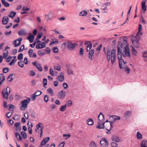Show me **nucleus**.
Listing matches in <instances>:
<instances>
[{"instance_id": "nucleus-46", "label": "nucleus", "mask_w": 147, "mask_h": 147, "mask_svg": "<svg viewBox=\"0 0 147 147\" xmlns=\"http://www.w3.org/2000/svg\"><path fill=\"white\" fill-rule=\"evenodd\" d=\"M38 53L39 55L41 56H42L45 54L43 51L41 50H39L38 52Z\"/></svg>"}, {"instance_id": "nucleus-37", "label": "nucleus", "mask_w": 147, "mask_h": 147, "mask_svg": "<svg viewBox=\"0 0 147 147\" xmlns=\"http://www.w3.org/2000/svg\"><path fill=\"white\" fill-rule=\"evenodd\" d=\"M72 101L71 100H68L66 102V104L67 106L68 107L71 106L72 105Z\"/></svg>"}, {"instance_id": "nucleus-24", "label": "nucleus", "mask_w": 147, "mask_h": 147, "mask_svg": "<svg viewBox=\"0 0 147 147\" xmlns=\"http://www.w3.org/2000/svg\"><path fill=\"white\" fill-rule=\"evenodd\" d=\"M121 55L122 56V55L123 57H126L127 56L129 58H130L131 57V55L130 53H126L125 52H123L122 51V53H121Z\"/></svg>"}, {"instance_id": "nucleus-50", "label": "nucleus", "mask_w": 147, "mask_h": 147, "mask_svg": "<svg viewBox=\"0 0 147 147\" xmlns=\"http://www.w3.org/2000/svg\"><path fill=\"white\" fill-rule=\"evenodd\" d=\"M111 146L112 147H118L117 144L115 142H112L111 143Z\"/></svg>"}, {"instance_id": "nucleus-8", "label": "nucleus", "mask_w": 147, "mask_h": 147, "mask_svg": "<svg viewBox=\"0 0 147 147\" xmlns=\"http://www.w3.org/2000/svg\"><path fill=\"white\" fill-rule=\"evenodd\" d=\"M105 143V146H107L108 145L109 143L107 139L105 138H102L100 142V146H102Z\"/></svg>"}, {"instance_id": "nucleus-9", "label": "nucleus", "mask_w": 147, "mask_h": 147, "mask_svg": "<svg viewBox=\"0 0 147 147\" xmlns=\"http://www.w3.org/2000/svg\"><path fill=\"white\" fill-rule=\"evenodd\" d=\"M65 92L63 90L58 93L59 98L60 99L64 98L65 97Z\"/></svg>"}, {"instance_id": "nucleus-52", "label": "nucleus", "mask_w": 147, "mask_h": 147, "mask_svg": "<svg viewBox=\"0 0 147 147\" xmlns=\"http://www.w3.org/2000/svg\"><path fill=\"white\" fill-rule=\"evenodd\" d=\"M140 37L136 35L135 36V39L134 40L135 41H136L138 42L140 40Z\"/></svg>"}, {"instance_id": "nucleus-28", "label": "nucleus", "mask_w": 147, "mask_h": 147, "mask_svg": "<svg viewBox=\"0 0 147 147\" xmlns=\"http://www.w3.org/2000/svg\"><path fill=\"white\" fill-rule=\"evenodd\" d=\"M87 121L88 125H92L94 124V121L92 119L89 118Z\"/></svg>"}, {"instance_id": "nucleus-49", "label": "nucleus", "mask_w": 147, "mask_h": 147, "mask_svg": "<svg viewBox=\"0 0 147 147\" xmlns=\"http://www.w3.org/2000/svg\"><path fill=\"white\" fill-rule=\"evenodd\" d=\"M3 72L4 73H6L9 71V69L7 67H5L3 68Z\"/></svg>"}, {"instance_id": "nucleus-43", "label": "nucleus", "mask_w": 147, "mask_h": 147, "mask_svg": "<svg viewBox=\"0 0 147 147\" xmlns=\"http://www.w3.org/2000/svg\"><path fill=\"white\" fill-rule=\"evenodd\" d=\"M52 50L54 53H57L58 52V48L57 47H54L52 48Z\"/></svg>"}, {"instance_id": "nucleus-33", "label": "nucleus", "mask_w": 147, "mask_h": 147, "mask_svg": "<svg viewBox=\"0 0 147 147\" xmlns=\"http://www.w3.org/2000/svg\"><path fill=\"white\" fill-rule=\"evenodd\" d=\"M6 52H4L3 53V57L4 59H6L7 58V57L8 55V51L7 50H6Z\"/></svg>"}, {"instance_id": "nucleus-63", "label": "nucleus", "mask_w": 147, "mask_h": 147, "mask_svg": "<svg viewBox=\"0 0 147 147\" xmlns=\"http://www.w3.org/2000/svg\"><path fill=\"white\" fill-rule=\"evenodd\" d=\"M21 124V123L20 122H17L14 124V126L16 127H20Z\"/></svg>"}, {"instance_id": "nucleus-14", "label": "nucleus", "mask_w": 147, "mask_h": 147, "mask_svg": "<svg viewBox=\"0 0 147 147\" xmlns=\"http://www.w3.org/2000/svg\"><path fill=\"white\" fill-rule=\"evenodd\" d=\"M98 120L100 122L101 121L102 122L103 121L105 120L104 115L102 112H100L99 113L98 117Z\"/></svg>"}, {"instance_id": "nucleus-47", "label": "nucleus", "mask_w": 147, "mask_h": 147, "mask_svg": "<svg viewBox=\"0 0 147 147\" xmlns=\"http://www.w3.org/2000/svg\"><path fill=\"white\" fill-rule=\"evenodd\" d=\"M42 36H43L42 33V32H40V34H38V35L36 39L37 40H38H38L40 39L41 38V37Z\"/></svg>"}, {"instance_id": "nucleus-36", "label": "nucleus", "mask_w": 147, "mask_h": 147, "mask_svg": "<svg viewBox=\"0 0 147 147\" xmlns=\"http://www.w3.org/2000/svg\"><path fill=\"white\" fill-rule=\"evenodd\" d=\"M2 93L3 98L5 99H7L8 96V93H4L3 90L2 91Z\"/></svg>"}, {"instance_id": "nucleus-26", "label": "nucleus", "mask_w": 147, "mask_h": 147, "mask_svg": "<svg viewBox=\"0 0 147 147\" xmlns=\"http://www.w3.org/2000/svg\"><path fill=\"white\" fill-rule=\"evenodd\" d=\"M1 2L2 4L4 5L5 7H7L9 6V3L6 1L5 0H1Z\"/></svg>"}, {"instance_id": "nucleus-48", "label": "nucleus", "mask_w": 147, "mask_h": 147, "mask_svg": "<svg viewBox=\"0 0 147 147\" xmlns=\"http://www.w3.org/2000/svg\"><path fill=\"white\" fill-rule=\"evenodd\" d=\"M90 146L91 147H96L95 143L94 141L90 142Z\"/></svg>"}, {"instance_id": "nucleus-34", "label": "nucleus", "mask_w": 147, "mask_h": 147, "mask_svg": "<svg viewBox=\"0 0 147 147\" xmlns=\"http://www.w3.org/2000/svg\"><path fill=\"white\" fill-rule=\"evenodd\" d=\"M29 111L31 116L33 118H35V113L34 111L32 109H30Z\"/></svg>"}, {"instance_id": "nucleus-5", "label": "nucleus", "mask_w": 147, "mask_h": 147, "mask_svg": "<svg viewBox=\"0 0 147 147\" xmlns=\"http://www.w3.org/2000/svg\"><path fill=\"white\" fill-rule=\"evenodd\" d=\"M22 39V38H20L15 40L13 41V43H14V47H16L19 46L21 44Z\"/></svg>"}, {"instance_id": "nucleus-59", "label": "nucleus", "mask_w": 147, "mask_h": 147, "mask_svg": "<svg viewBox=\"0 0 147 147\" xmlns=\"http://www.w3.org/2000/svg\"><path fill=\"white\" fill-rule=\"evenodd\" d=\"M44 100L46 102L49 100L48 96L47 95H45L44 96Z\"/></svg>"}, {"instance_id": "nucleus-11", "label": "nucleus", "mask_w": 147, "mask_h": 147, "mask_svg": "<svg viewBox=\"0 0 147 147\" xmlns=\"http://www.w3.org/2000/svg\"><path fill=\"white\" fill-rule=\"evenodd\" d=\"M111 139L113 141L117 142H120L121 141L119 138L117 136L115 135L112 136L111 138Z\"/></svg>"}, {"instance_id": "nucleus-3", "label": "nucleus", "mask_w": 147, "mask_h": 147, "mask_svg": "<svg viewBox=\"0 0 147 147\" xmlns=\"http://www.w3.org/2000/svg\"><path fill=\"white\" fill-rule=\"evenodd\" d=\"M78 45L76 43H73L71 42L68 41L67 45V47L69 50H73L75 49V47Z\"/></svg>"}, {"instance_id": "nucleus-41", "label": "nucleus", "mask_w": 147, "mask_h": 147, "mask_svg": "<svg viewBox=\"0 0 147 147\" xmlns=\"http://www.w3.org/2000/svg\"><path fill=\"white\" fill-rule=\"evenodd\" d=\"M121 119L120 117L119 116H116L114 118V119H113L112 121L114 123L117 120H119Z\"/></svg>"}, {"instance_id": "nucleus-13", "label": "nucleus", "mask_w": 147, "mask_h": 147, "mask_svg": "<svg viewBox=\"0 0 147 147\" xmlns=\"http://www.w3.org/2000/svg\"><path fill=\"white\" fill-rule=\"evenodd\" d=\"M34 38V36L32 35L31 33H30L29 34L27 38V39L29 40L30 42L32 43L33 42Z\"/></svg>"}, {"instance_id": "nucleus-38", "label": "nucleus", "mask_w": 147, "mask_h": 147, "mask_svg": "<svg viewBox=\"0 0 147 147\" xmlns=\"http://www.w3.org/2000/svg\"><path fill=\"white\" fill-rule=\"evenodd\" d=\"M43 87H45L47 85V79L46 78H43Z\"/></svg>"}, {"instance_id": "nucleus-2", "label": "nucleus", "mask_w": 147, "mask_h": 147, "mask_svg": "<svg viewBox=\"0 0 147 147\" xmlns=\"http://www.w3.org/2000/svg\"><path fill=\"white\" fill-rule=\"evenodd\" d=\"M30 100V98H28L27 99L21 101V103L22 104V106L20 107V110L24 111L27 108L28 104L29 103Z\"/></svg>"}, {"instance_id": "nucleus-51", "label": "nucleus", "mask_w": 147, "mask_h": 147, "mask_svg": "<svg viewBox=\"0 0 147 147\" xmlns=\"http://www.w3.org/2000/svg\"><path fill=\"white\" fill-rule=\"evenodd\" d=\"M24 45H22L19 49L18 52H22L24 50Z\"/></svg>"}, {"instance_id": "nucleus-20", "label": "nucleus", "mask_w": 147, "mask_h": 147, "mask_svg": "<svg viewBox=\"0 0 147 147\" xmlns=\"http://www.w3.org/2000/svg\"><path fill=\"white\" fill-rule=\"evenodd\" d=\"M13 57V59L9 63V65L10 66L14 65L17 61L16 56H14Z\"/></svg>"}, {"instance_id": "nucleus-40", "label": "nucleus", "mask_w": 147, "mask_h": 147, "mask_svg": "<svg viewBox=\"0 0 147 147\" xmlns=\"http://www.w3.org/2000/svg\"><path fill=\"white\" fill-rule=\"evenodd\" d=\"M23 54L22 53H20L18 56V60H21L23 58Z\"/></svg>"}, {"instance_id": "nucleus-12", "label": "nucleus", "mask_w": 147, "mask_h": 147, "mask_svg": "<svg viewBox=\"0 0 147 147\" xmlns=\"http://www.w3.org/2000/svg\"><path fill=\"white\" fill-rule=\"evenodd\" d=\"M50 138L49 137H47V138H44L41 142V146H44L48 142Z\"/></svg>"}, {"instance_id": "nucleus-22", "label": "nucleus", "mask_w": 147, "mask_h": 147, "mask_svg": "<svg viewBox=\"0 0 147 147\" xmlns=\"http://www.w3.org/2000/svg\"><path fill=\"white\" fill-rule=\"evenodd\" d=\"M141 147H147V141L146 140H143L141 143Z\"/></svg>"}, {"instance_id": "nucleus-7", "label": "nucleus", "mask_w": 147, "mask_h": 147, "mask_svg": "<svg viewBox=\"0 0 147 147\" xmlns=\"http://www.w3.org/2000/svg\"><path fill=\"white\" fill-rule=\"evenodd\" d=\"M32 64L34 66L36 67L39 71H42V69L40 63L36 64V61H34L32 63Z\"/></svg>"}, {"instance_id": "nucleus-45", "label": "nucleus", "mask_w": 147, "mask_h": 147, "mask_svg": "<svg viewBox=\"0 0 147 147\" xmlns=\"http://www.w3.org/2000/svg\"><path fill=\"white\" fill-rule=\"evenodd\" d=\"M13 123V121L11 119L7 120L8 124V125H9L10 126H11Z\"/></svg>"}, {"instance_id": "nucleus-6", "label": "nucleus", "mask_w": 147, "mask_h": 147, "mask_svg": "<svg viewBox=\"0 0 147 147\" xmlns=\"http://www.w3.org/2000/svg\"><path fill=\"white\" fill-rule=\"evenodd\" d=\"M123 40L125 42V43H126L127 45L125 47H124V50L123 51V52H125L127 53H130L129 49V45L128 43H127V42L126 40H125L124 38H123Z\"/></svg>"}, {"instance_id": "nucleus-30", "label": "nucleus", "mask_w": 147, "mask_h": 147, "mask_svg": "<svg viewBox=\"0 0 147 147\" xmlns=\"http://www.w3.org/2000/svg\"><path fill=\"white\" fill-rule=\"evenodd\" d=\"M16 12L12 11L11 12L10 14L8 15V16L13 19L16 16Z\"/></svg>"}, {"instance_id": "nucleus-58", "label": "nucleus", "mask_w": 147, "mask_h": 147, "mask_svg": "<svg viewBox=\"0 0 147 147\" xmlns=\"http://www.w3.org/2000/svg\"><path fill=\"white\" fill-rule=\"evenodd\" d=\"M116 55V51L115 49H113L111 51V56Z\"/></svg>"}, {"instance_id": "nucleus-60", "label": "nucleus", "mask_w": 147, "mask_h": 147, "mask_svg": "<svg viewBox=\"0 0 147 147\" xmlns=\"http://www.w3.org/2000/svg\"><path fill=\"white\" fill-rule=\"evenodd\" d=\"M84 54V49L82 48H80V55L82 56Z\"/></svg>"}, {"instance_id": "nucleus-19", "label": "nucleus", "mask_w": 147, "mask_h": 147, "mask_svg": "<svg viewBox=\"0 0 147 147\" xmlns=\"http://www.w3.org/2000/svg\"><path fill=\"white\" fill-rule=\"evenodd\" d=\"M57 79L59 82H62L63 81L64 79V76L62 72H61L60 76H59Z\"/></svg>"}, {"instance_id": "nucleus-15", "label": "nucleus", "mask_w": 147, "mask_h": 147, "mask_svg": "<svg viewBox=\"0 0 147 147\" xmlns=\"http://www.w3.org/2000/svg\"><path fill=\"white\" fill-rule=\"evenodd\" d=\"M15 74H11L8 76L7 79V81L11 82L13 80Z\"/></svg>"}, {"instance_id": "nucleus-55", "label": "nucleus", "mask_w": 147, "mask_h": 147, "mask_svg": "<svg viewBox=\"0 0 147 147\" xmlns=\"http://www.w3.org/2000/svg\"><path fill=\"white\" fill-rule=\"evenodd\" d=\"M102 45L101 44L99 45L96 48V51H100V50L101 48L102 47Z\"/></svg>"}, {"instance_id": "nucleus-27", "label": "nucleus", "mask_w": 147, "mask_h": 147, "mask_svg": "<svg viewBox=\"0 0 147 147\" xmlns=\"http://www.w3.org/2000/svg\"><path fill=\"white\" fill-rule=\"evenodd\" d=\"M132 48V55L134 56H136L137 54V51L135 49L134 47L132 45L131 46Z\"/></svg>"}, {"instance_id": "nucleus-32", "label": "nucleus", "mask_w": 147, "mask_h": 147, "mask_svg": "<svg viewBox=\"0 0 147 147\" xmlns=\"http://www.w3.org/2000/svg\"><path fill=\"white\" fill-rule=\"evenodd\" d=\"M88 14L87 12L85 11H81L79 15L80 16H86Z\"/></svg>"}, {"instance_id": "nucleus-64", "label": "nucleus", "mask_w": 147, "mask_h": 147, "mask_svg": "<svg viewBox=\"0 0 147 147\" xmlns=\"http://www.w3.org/2000/svg\"><path fill=\"white\" fill-rule=\"evenodd\" d=\"M29 73L30 74V75H31L32 76H34L36 74L32 70L30 71H29Z\"/></svg>"}, {"instance_id": "nucleus-4", "label": "nucleus", "mask_w": 147, "mask_h": 147, "mask_svg": "<svg viewBox=\"0 0 147 147\" xmlns=\"http://www.w3.org/2000/svg\"><path fill=\"white\" fill-rule=\"evenodd\" d=\"M123 42H121V41H119L118 42V45L117 46V53H118V49H119L120 52H121V54L122 53L121 49H123H123L124 48V45H126L125 42L123 40Z\"/></svg>"}, {"instance_id": "nucleus-53", "label": "nucleus", "mask_w": 147, "mask_h": 147, "mask_svg": "<svg viewBox=\"0 0 147 147\" xmlns=\"http://www.w3.org/2000/svg\"><path fill=\"white\" fill-rule=\"evenodd\" d=\"M33 50L32 49H29L28 51V54L29 55V56L30 57H32V55L33 53Z\"/></svg>"}, {"instance_id": "nucleus-54", "label": "nucleus", "mask_w": 147, "mask_h": 147, "mask_svg": "<svg viewBox=\"0 0 147 147\" xmlns=\"http://www.w3.org/2000/svg\"><path fill=\"white\" fill-rule=\"evenodd\" d=\"M30 9L27 6H24L22 9V10L23 11H28Z\"/></svg>"}, {"instance_id": "nucleus-23", "label": "nucleus", "mask_w": 147, "mask_h": 147, "mask_svg": "<svg viewBox=\"0 0 147 147\" xmlns=\"http://www.w3.org/2000/svg\"><path fill=\"white\" fill-rule=\"evenodd\" d=\"M131 112L130 111H127L124 113V117L126 119H127L129 116L131 115Z\"/></svg>"}, {"instance_id": "nucleus-18", "label": "nucleus", "mask_w": 147, "mask_h": 147, "mask_svg": "<svg viewBox=\"0 0 147 147\" xmlns=\"http://www.w3.org/2000/svg\"><path fill=\"white\" fill-rule=\"evenodd\" d=\"M5 79L3 74H0V85H1L3 82L5 80Z\"/></svg>"}, {"instance_id": "nucleus-35", "label": "nucleus", "mask_w": 147, "mask_h": 147, "mask_svg": "<svg viewBox=\"0 0 147 147\" xmlns=\"http://www.w3.org/2000/svg\"><path fill=\"white\" fill-rule=\"evenodd\" d=\"M66 104H65L64 105L61 106L59 109L61 111H64L65 110L66 108Z\"/></svg>"}, {"instance_id": "nucleus-16", "label": "nucleus", "mask_w": 147, "mask_h": 147, "mask_svg": "<svg viewBox=\"0 0 147 147\" xmlns=\"http://www.w3.org/2000/svg\"><path fill=\"white\" fill-rule=\"evenodd\" d=\"M146 1L144 0L143 1L142 3V9L144 11L143 12V13H144L146 10Z\"/></svg>"}, {"instance_id": "nucleus-42", "label": "nucleus", "mask_w": 147, "mask_h": 147, "mask_svg": "<svg viewBox=\"0 0 147 147\" xmlns=\"http://www.w3.org/2000/svg\"><path fill=\"white\" fill-rule=\"evenodd\" d=\"M21 134L22 136L24 138H26L27 137L26 134L24 131H22L21 133Z\"/></svg>"}, {"instance_id": "nucleus-17", "label": "nucleus", "mask_w": 147, "mask_h": 147, "mask_svg": "<svg viewBox=\"0 0 147 147\" xmlns=\"http://www.w3.org/2000/svg\"><path fill=\"white\" fill-rule=\"evenodd\" d=\"M66 68L67 69V73L68 74L70 75L73 74V71L70 69L71 66L69 64H68L66 66Z\"/></svg>"}, {"instance_id": "nucleus-62", "label": "nucleus", "mask_w": 147, "mask_h": 147, "mask_svg": "<svg viewBox=\"0 0 147 147\" xmlns=\"http://www.w3.org/2000/svg\"><path fill=\"white\" fill-rule=\"evenodd\" d=\"M142 56L144 58L147 57V52L144 51L142 53Z\"/></svg>"}, {"instance_id": "nucleus-56", "label": "nucleus", "mask_w": 147, "mask_h": 147, "mask_svg": "<svg viewBox=\"0 0 147 147\" xmlns=\"http://www.w3.org/2000/svg\"><path fill=\"white\" fill-rule=\"evenodd\" d=\"M18 65L21 67H23L24 66V64L22 63L21 61H19L18 63Z\"/></svg>"}, {"instance_id": "nucleus-44", "label": "nucleus", "mask_w": 147, "mask_h": 147, "mask_svg": "<svg viewBox=\"0 0 147 147\" xmlns=\"http://www.w3.org/2000/svg\"><path fill=\"white\" fill-rule=\"evenodd\" d=\"M125 71L127 74H128L129 73L130 71V69L129 67H128L127 65H126L125 67Z\"/></svg>"}, {"instance_id": "nucleus-31", "label": "nucleus", "mask_w": 147, "mask_h": 147, "mask_svg": "<svg viewBox=\"0 0 147 147\" xmlns=\"http://www.w3.org/2000/svg\"><path fill=\"white\" fill-rule=\"evenodd\" d=\"M116 59V55H113L111 56V63L113 64L114 63Z\"/></svg>"}, {"instance_id": "nucleus-29", "label": "nucleus", "mask_w": 147, "mask_h": 147, "mask_svg": "<svg viewBox=\"0 0 147 147\" xmlns=\"http://www.w3.org/2000/svg\"><path fill=\"white\" fill-rule=\"evenodd\" d=\"M131 7H132V6H130L129 7V9L127 13L126 20V21L123 24H121V25H122L123 24H125L126 22V21L128 20V18H129V15L130 14V11H131Z\"/></svg>"}, {"instance_id": "nucleus-57", "label": "nucleus", "mask_w": 147, "mask_h": 147, "mask_svg": "<svg viewBox=\"0 0 147 147\" xmlns=\"http://www.w3.org/2000/svg\"><path fill=\"white\" fill-rule=\"evenodd\" d=\"M47 92L48 93H50V94H52L53 93V90L52 88H49L47 89Z\"/></svg>"}, {"instance_id": "nucleus-61", "label": "nucleus", "mask_w": 147, "mask_h": 147, "mask_svg": "<svg viewBox=\"0 0 147 147\" xmlns=\"http://www.w3.org/2000/svg\"><path fill=\"white\" fill-rule=\"evenodd\" d=\"M37 96L36 95V93H34L32 95L31 97L32 99V100H34L36 99V97Z\"/></svg>"}, {"instance_id": "nucleus-21", "label": "nucleus", "mask_w": 147, "mask_h": 147, "mask_svg": "<svg viewBox=\"0 0 147 147\" xmlns=\"http://www.w3.org/2000/svg\"><path fill=\"white\" fill-rule=\"evenodd\" d=\"M19 35L20 36L26 35L27 34V33L26 32L25 30H22L18 32Z\"/></svg>"}, {"instance_id": "nucleus-25", "label": "nucleus", "mask_w": 147, "mask_h": 147, "mask_svg": "<svg viewBox=\"0 0 147 147\" xmlns=\"http://www.w3.org/2000/svg\"><path fill=\"white\" fill-rule=\"evenodd\" d=\"M132 43L134 46L136 48H138L139 47V42L136 41H135L134 40L132 39Z\"/></svg>"}, {"instance_id": "nucleus-1", "label": "nucleus", "mask_w": 147, "mask_h": 147, "mask_svg": "<svg viewBox=\"0 0 147 147\" xmlns=\"http://www.w3.org/2000/svg\"><path fill=\"white\" fill-rule=\"evenodd\" d=\"M117 58L119 60V68L121 69H124L125 68V67L126 66L125 64L127 62L124 61L122 59V57L119 48L118 49V50Z\"/></svg>"}, {"instance_id": "nucleus-39", "label": "nucleus", "mask_w": 147, "mask_h": 147, "mask_svg": "<svg viewBox=\"0 0 147 147\" xmlns=\"http://www.w3.org/2000/svg\"><path fill=\"white\" fill-rule=\"evenodd\" d=\"M136 136L137 138L138 139H141L142 137V134L138 131L137 132Z\"/></svg>"}, {"instance_id": "nucleus-10", "label": "nucleus", "mask_w": 147, "mask_h": 147, "mask_svg": "<svg viewBox=\"0 0 147 147\" xmlns=\"http://www.w3.org/2000/svg\"><path fill=\"white\" fill-rule=\"evenodd\" d=\"M9 19L7 16H4L2 20V24L3 25H6L8 22Z\"/></svg>"}]
</instances>
